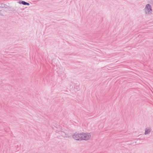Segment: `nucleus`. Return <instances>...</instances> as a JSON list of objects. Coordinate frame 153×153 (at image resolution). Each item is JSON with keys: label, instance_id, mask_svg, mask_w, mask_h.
Returning a JSON list of instances; mask_svg holds the SVG:
<instances>
[{"label": "nucleus", "instance_id": "1", "mask_svg": "<svg viewBox=\"0 0 153 153\" xmlns=\"http://www.w3.org/2000/svg\"><path fill=\"white\" fill-rule=\"evenodd\" d=\"M81 141H87L90 140L91 137V134L88 132H82L81 133Z\"/></svg>", "mask_w": 153, "mask_h": 153}, {"label": "nucleus", "instance_id": "2", "mask_svg": "<svg viewBox=\"0 0 153 153\" xmlns=\"http://www.w3.org/2000/svg\"><path fill=\"white\" fill-rule=\"evenodd\" d=\"M145 13L146 15L148 16L152 14V9L151 6L149 4L146 5L144 9Z\"/></svg>", "mask_w": 153, "mask_h": 153}, {"label": "nucleus", "instance_id": "3", "mask_svg": "<svg viewBox=\"0 0 153 153\" xmlns=\"http://www.w3.org/2000/svg\"><path fill=\"white\" fill-rule=\"evenodd\" d=\"M73 138L77 141H81V133H75L72 136Z\"/></svg>", "mask_w": 153, "mask_h": 153}, {"label": "nucleus", "instance_id": "4", "mask_svg": "<svg viewBox=\"0 0 153 153\" xmlns=\"http://www.w3.org/2000/svg\"><path fill=\"white\" fill-rule=\"evenodd\" d=\"M152 128L151 127H147L145 128L144 134L145 135H149L152 132Z\"/></svg>", "mask_w": 153, "mask_h": 153}, {"label": "nucleus", "instance_id": "5", "mask_svg": "<svg viewBox=\"0 0 153 153\" xmlns=\"http://www.w3.org/2000/svg\"><path fill=\"white\" fill-rule=\"evenodd\" d=\"M74 90L75 91H77L79 89V86L76 85H74Z\"/></svg>", "mask_w": 153, "mask_h": 153}, {"label": "nucleus", "instance_id": "6", "mask_svg": "<svg viewBox=\"0 0 153 153\" xmlns=\"http://www.w3.org/2000/svg\"><path fill=\"white\" fill-rule=\"evenodd\" d=\"M20 3H22L24 5H30V4L29 3H27V2H25V1H22L21 3L20 2Z\"/></svg>", "mask_w": 153, "mask_h": 153}, {"label": "nucleus", "instance_id": "7", "mask_svg": "<svg viewBox=\"0 0 153 153\" xmlns=\"http://www.w3.org/2000/svg\"><path fill=\"white\" fill-rule=\"evenodd\" d=\"M59 134H60L63 137H65L66 135L65 132L62 131H60Z\"/></svg>", "mask_w": 153, "mask_h": 153}]
</instances>
